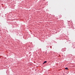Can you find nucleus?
Here are the masks:
<instances>
[{
  "label": "nucleus",
  "instance_id": "f03ea898",
  "mask_svg": "<svg viewBox=\"0 0 75 75\" xmlns=\"http://www.w3.org/2000/svg\"><path fill=\"white\" fill-rule=\"evenodd\" d=\"M65 69H66V70H67V69H68V68L66 67L65 68Z\"/></svg>",
  "mask_w": 75,
  "mask_h": 75
},
{
  "label": "nucleus",
  "instance_id": "f257e3e1",
  "mask_svg": "<svg viewBox=\"0 0 75 75\" xmlns=\"http://www.w3.org/2000/svg\"><path fill=\"white\" fill-rule=\"evenodd\" d=\"M45 63H47V61H45V62H43V64H45Z\"/></svg>",
  "mask_w": 75,
  "mask_h": 75
}]
</instances>
